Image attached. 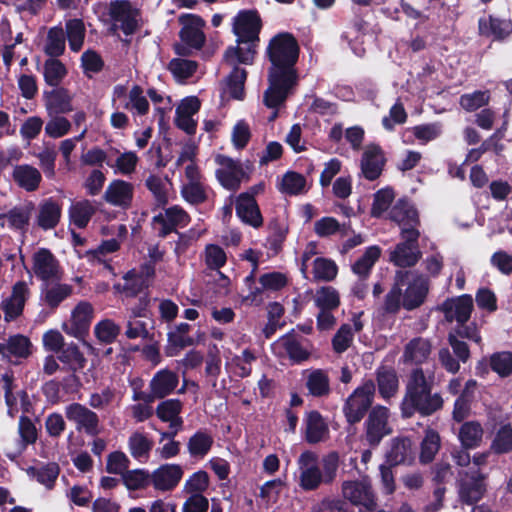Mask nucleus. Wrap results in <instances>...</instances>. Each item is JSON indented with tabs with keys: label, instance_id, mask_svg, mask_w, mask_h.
Listing matches in <instances>:
<instances>
[{
	"label": "nucleus",
	"instance_id": "obj_22",
	"mask_svg": "<svg viewBox=\"0 0 512 512\" xmlns=\"http://www.w3.org/2000/svg\"><path fill=\"white\" fill-rule=\"evenodd\" d=\"M235 212L244 224L255 229L263 226V216L255 198L239 194L235 201Z\"/></svg>",
	"mask_w": 512,
	"mask_h": 512
},
{
	"label": "nucleus",
	"instance_id": "obj_31",
	"mask_svg": "<svg viewBox=\"0 0 512 512\" xmlns=\"http://www.w3.org/2000/svg\"><path fill=\"white\" fill-rule=\"evenodd\" d=\"M302 340L303 337L292 329L283 335L278 341L294 364H300L308 360L310 357V352L303 347Z\"/></svg>",
	"mask_w": 512,
	"mask_h": 512
},
{
	"label": "nucleus",
	"instance_id": "obj_41",
	"mask_svg": "<svg viewBox=\"0 0 512 512\" xmlns=\"http://www.w3.org/2000/svg\"><path fill=\"white\" fill-rule=\"evenodd\" d=\"M441 447L439 433L434 429H427L420 444L419 461L421 464L431 463Z\"/></svg>",
	"mask_w": 512,
	"mask_h": 512
},
{
	"label": "nucleus",
	"instance_id": "obj_38",
	"mask_svg": "<svg viewBox=\"0 0 512 512\" xmlns=\"http://www.w3.org/2000/svg\"><path fill=\"white\" fill-rule=\"evenodd\" d=\"M183 404L179 399H167L161 401L156 407V415L162 422H169L170 427L181 426L183 423L179 414Z\"/></svg>",
	"mask_w": 512,
	"mask_h": 512
},
{
	"label": "nucleus",
	"instance_id": "obj_34",
	"mask_svg": "<svg viewBox=\"0 0 512 512\" xmlns=\"http://www.w3.org/2000/svg\"><path fill=\"white\" fill-rule=\"evenodd\" d=\"M43 98L48 111L56 114H65L73 110L72 97L68 89L64 87H54L50 91H44Z\"/></svg>",
	"mask_w": 512,
	"mask_h": 512
},
{
	"label": "nucleus",
	"instance_id": "obj_55",
	"mask_svg": "<svg viewBox=\"0 0 512 512\" xmlns=\"http://www.w3.org/2000/svg\"><path fill=\"white\" fill-rule=\"evenodd\" d=\"M322 484H324V479L319 465L306 467L303 471H300L299 486L304 491H315Z\"/></svg>",
	"mask_w": 512,
	"mask_h": 512
},
{
	"label": "nucleus",
	"instance_id": "obj_46",
	"mask_svg": "<svg viewBox=\"0 0 512 512\" xmlns=\"http://www.w3.org/2000/svg\"><path fill=\"white\" fill-rule=\"evenodd\" d=\"M128 448L134 459L140 462L147 461L153 448V441L143 433L134 432L128 439Z\"/></svg>",
	"mask_w": 512,
	"mask_h": 512
},
{
	"label": "nucleus",
	"instance_id": "obj_23",
	"mask_svg": "<svg viewBox=\"0 0 512 512\" xmlns=\"http://www.w3.org/2000/svg\"><path fill=\"white\" fill-rule=\"evenodd\" d=\"M62 216V204L49 197L40 202L36 225L44 231L55 229L60 223Z\"/></svg>",
	"mask_w": 512,
	"mask_h": 512
},
{
	"label": "nucleus",
	"instance_id": "obj_43",
	"mask_svg": "<svg viewBox=\"0 0 512 512\" xmlns=\"http://www.w3.org/2000/svg\"><path fill=\"white\" fill-rule=\"evenodd\" d=\"M306 387L313 397L321 398L330 394V380L322 369L313 370L307 377Z\"/></svg>",
	"mask_w": 512,
	"mask_h": 512
},
{
	"label": "nucleus",
	"instance_id": "obj_4",
	"mask_svg": "<svg viewBox=\"0 0 512 512\" xmlns=\"http://www.w3.org/2000/svg\"><path fill=\"white\" fill-rule=\"evenodd\" d=\"M375 390V382L368 379L347 398L343 405V414L350 425L359 423L369 409L371 410Z\"/></svg>",
	"mask_w": 512,
	"mask_h": 512
},
{
	"label": "nucleus",
	"instance_id": "obj_19",
	"mask_svg": "<svg viewBox=\"0 0 512 512\" xmlns=\"http://www.w3.org/2000/svg\"><path fill=\"white\" fill-rule=\"evenodd\" d=\"M304 426V439L310 445L324 442L329 438L328 423L318 410L305 413Z\"/></svg>",
	"mask_w": 512,
	"mask_h": 512
},
{
	"label": "nucleus",
	"instance_id": "obj_5",
	"mask_svg": "<svg viewBox=\"0 0 512 512\" xmlns=\"http://www.w3.org/2000/svg\"><path fill=\"white\" fill-rule=\"evenodd\" d=\"M179 384L178 374L167 368L157 371L149 382V392L134 391L133 400L143 401L147 404L156 399H164L172 394Z\"/></svg>",
	"mask_w": 512,
	"mask_h": 512
},
{
	"label": "nucleus",
	"instance_id": "obj_15",
	"mask_svg": "<svg viewBox=\"0 0 512 512\" xmlns=\"http://www.w3.org/2000/svg\"><path fill=\"white\" fill-rule=\"evenodd\" d=\"M343 496L355 505H362L367 510L375 509L377 503L371 484L367 481H345L342 484Z\"/></svg>",
	"mask_w": 512,
	"mask_h": 512
},
{
	"label": "nucleus",
	"instance_id": "obj_36",
	"mask_svg": "<svg viewBox=\"0 0 512 512\" xmlns=\"http://www.w3.org/2000/svg\"><path fill=\"white\" fill-rule=\"evenodd\" d=\"M430 353V342L422 337H416L405 345L403 358L405 362L422 364L428 359Z\"/></svg>",
	"mask_w": 512,
	"mask_h": 512
},
{
	"label": "nucleus",
	"instance_id": "obj_33",
	"mask_svg": "<svg viewBox=\"0 0 512 512\" xmlns=\"http://www.w3.org/2000/svg\"><path fill=\"white\" fill-rule=\"evenodd\" d=\"M413 460L412 442L408 437H396L391 440L390 449L386 453V463L398 466Z\"/></svg>",
	"mask_w": 512,
	"mask_h": 512
},
{
	"label": "nucleus",
	"instance_id": "obj_61",
	"mask_svg": "<svg viewBox=\"0 0 512 512\" xmlns=\"http://www.w3.org/2000/svg\"><path fill=\"white\" fill-rule=\"evenodd\" d=\"M354 334L349 324H342L332 338V348L337 354L344 353L352 344Z\"/></svg>",
	"mask_w": 512,
	"mask_h": 512
},
{
	"label": "nucleus",
	"instance_id": "obj_3",
	"mask_svg": "<svg viewBox=\"0 0 512 512\" xmlns=\"http://www.w3.org/2000/svg\"><path fill=\"white\" fill-rule=\"evenodd\" d=\"M299 54L300 47L292 33L276 34L270 39L266 48V56L270 62L268 73L298 77L296 64Z\"/></svg>",
	"mask_w": 512,
	"mask_h": 512
},
{
	"label": "nucleus",
	"instance_id": "obj_52",
	"mask_svg": "<svg viewBox=\"0 0 512 512\" xmlns=\"http://www.w3.org/2000/svg\"><path fill=\"white\" fill-rule=\"evenodd\" d=\"M491 449L495 454H507L512 452V425L506 423L497 430L491 443Z\"/></svg>",
	"mask_w": 512,
	"mask_h": 512
},
{
	"label": "nucleus",
	"instance_id": "obj_13",
	"mask_svg": "<svg viewBox=\"0 0 512 512\" xmlns=\"http://www.w3.org/2000/svg\"><path fill=\"white\" fill-rule=\"evenodd\" d=\"M32 270L43 283L60 280L59 261L48 248H40L33 254Z\"/></svg>",
	"mask_w": 512,
	"mask_h": 512
},
{
	"label": "nucleus",
	"instance_id": "obj_45",
	"mask_svg": "<svg viewBox=\"0 0 512 512\" xmlns=\"http://www.w3.org/2000/svg\"><path fill=\"white\" fill-rule=\"evenodd\" d=\"M121 480L129 491L145 490L152 486V473L147 469H133L122 474Z\"/></svg>",
	"mask_w": 512,
	"mask_h": 512
},
{
	"label": "nucleus",
	"instance_id": "obj_1",
	"mask_svg": "<svg viewBox=\"0 0 512 512\" xmlns=\"http://www.w3.org/2000/svg\"><path fill=\"white\" fill-rule=\"evenodd\" d=\"M432 386V381L427 380L422 368L410 372L400 404L403 418H411L416 413L428 417L443 408L444 400L440 393H432Z\"/></svg>",
	"mask_w": 512,
	"mask_h": 512
},
{
	"label": "nucleus",
	"instance_id": "obj_14",
	"mask_svg": "<svg viewBox=\"0 0 512 512\" xmlns=\"http://www.w3.org/2000/svg\"><path fill=\"white\" fill-rule=\"evenodd\" d=\"M183 475L181 465L162 464L152 472V487L159 492H172L179 485Z\"/></svg>",
	"mask_w": 512,
	"mask_h": 512
},
{
	"label": "nucleus",
	"instance_id": "obj_54",
	"mask_svg": "<svg viewBox=\"0 0 512 512\" xmlns=\"http://www.w3.org/2000/svg\"><path fill=\"white\" fill-rule=\"evenodd\" d=\"M490 367L501 378H507L512 374V352L500 351L490 356Z\"/></svg>",
	"mask_w": 512,
	"mask_h": 512
},
{
	"label": "nucleus",
	"instance_id": "obj_16",
	"mask_svg": "<svg viewBox=\"0 0 512 512\" xmlns=\"http://www.w3.org/2000/svg\"><path fill=\"white\" fill-rule=\"evenodd\" d=\"M183 24L179 32L181 41L195 50H200L206 41V36L202 30L205 25L204 20L197 15L188 14L181 17Z\"/></svg>",
	"mask_w": 512,
	"mask_h": 512
},
{
	"label": "nucleus",
	"instance_id": "obj_25",
	"mask_svg": "<svg viewBox=\"0 0 512 512\" xmlns=\"http://www.w3.org/2000/svg\"><path fill=\"white\" fill-rule=\"evenodd\" d=\"M34 210V202L27 201L24 205L14 206L6 213H0V219H6L11 230L18 231L25 235L28 232L30 219Z\"/></svg>",
	"mask_w": 512,
	"mask_h": 512
},
{
	"label": "nucleus",
	"instance_id": "obj_20",
	"mask_svg": "<svg viewBox=\"0 0 512 512\" xmlns=\"http://www.w3.org/2000/svg\"><path fill=\"white\" fill-rule=\"evenodd\" d=\"M478 33L494 41H504L512 34V21L493 15L481 17L478 20Z\"/></svg>",
	"mask_w": 512,
	"mask_h": 512
},
{
	"label": "nucleus",
	"instance_id": "obj_51",
	"mask_svg": "<svg viewBox=\"0 0 512 512\" xmlns=\"http://www.w3.org/2000/svg\"><path fill=\"white\" fill-rule=\"evenodd\" d=\"M73 52L81 50L85 38V26L82 19L74 18L66 22V35Z\"/></svg>",
	"mask_w": 512,
	"mask_h": 512
},
{
	"label": "nucleus",
	"instance_id": "obj_12",
	"mask_svg": "<svg viewBox=\"0 0 512 512\" xmlns=\"http://www.w3.org/2000/svg\"><path fill=\"white\" fill-rule=\"evenodd\" d=\"M404 292L402 291V307L407 311H412L424 304L428 292L429 281L422 275L411 276L408 278Z\"/></svg>",
	"mask_w": 512,
	"mask_h": 512
},
{
	"label": "nucleus",
	"instance_id": "obj_2",
	"mask_svg": "<svg viewBox=\"0 0 512 512\" xmlns=\"http://www.w3.org/2000/svg\"><path fill=\"white\" fill-rule=\"evenodd\" d=\"M262 19L256 9H243L233 18L232 32L236 46H229V58L236 57L243 65H253L258 54Z\"/></svg>",
	"mask_w": 512,
	"mask_h": 512
},
{
	"label": "nucleus",
	"instance_id": "obj_42",
	"mask_svg": "<svg viewBox=\"0 0 512 512\" xmlns=\"http://www.w3.org/2000/svg\"><path fill=\"white\" fill-rule=\"evenodd\" d=\"M65 47L66 36L63 28L60 26L51 27L47 33L44 53L49 56L50 59H55L64 54Z\"/></svg>",
	"mask_w": 512,
	"mask_h": 512
},
{
	"label": "nucleus",
	"instance_id": "obj_28",
	"mask_svg": "<svg viewBox=\"0 0 512 512\" xmlns=\"http://www.w3.org/2000/svg\"><path fill=\"white\" fill-rule=\"evenodd\" d=\"M375 376L379 395L384 400H389L397 394L399 378L393 366L380 365L375 371Z\"/></svg>",
	"mask_w": 512,
	"mask_h": 512
},
{
	"label": "nucleus",
	"instance_id": "obj_47",
	"mask_svg": "<svg viewBox=\"0 0 512 512\" xmlns=\"http://www.w3.org/2000/svg\"><path fill=\"white\" fill-rule=\"evenodd\" d=\"M380 256L381 248L379 246L367 247L364 254L352 265V271L360 278H367Z\"/></svg>",
	"mask_w": 512,
	"mask_h": 512
},
{
	"label": "nucleus",
	"instance_id": "obj_24",
	"mask_svg": "<svg viewBox=\"0 0 512 512\" xmlns=\"http://www.w3.org/2000/svg\"><path fill=\"white\" fill-rule=\"evenodd\" d=\"M473 298L470 294H463L448 299L442 304V310L448 320L455 319L456 323L468 322L473 311Z\"/></svg>",
	"mask_w": 512,
	"mask_h": 512
},
{
	"label": "nucleus",
	"instance_id": "obj_6",
	"mask_svg": "<svg viewBox=\"0 0 512 512\" xmlns=\"http://www.w3.org/2000/svg\"><path fill=\"white\" fill-rule=\"evenodd\" d=\"M389 409L382 405L371 408L364 422L365 441L371 448L379 446L381 441L393 432L389 425Z\"/></svg>",
	"mask_w": 512,
	"mask_h": 512
},
{
	"label": "nucleus",
	"instance_id": "obj_21",
	"mask_svg": "<svg viewBox=\"0 0 512 512\" xmlns=\"http://www.w3.org/2000/svg\"><path fill=\"white\" fill-rule=\"evenodd\" d=\"M224 61L232 67L231 72L226 77V86L229 96L235 100H243L245 92L244 85L247 80L248 72L239 67L242 64L236 57L229 58L228 51L224 52Z\"/></svg>",
	"mask_w": 512,
	"mask_h": 512
},
{
	"label": "nucleus",
	"instance_id": "obj_7",
	"mask_svg": "<svg viewBox=\"0 0 512 512\" xmlns=\"http://www.w3.org/2000/svg\"><path fill=\"white\" fill-rule=\"evenodd\" d=\"M268 88L263 94V103L269 109H279L298 83V77L267 73Z\"/></svg>",
	"mask_w": 512,
	"mask_h": 512
},
{
	"label": "nucleus",
	"instance_id": "obj_35",
	"mask_svg": "<svg viewBox=\"0 0 512 512\" xmlns=\"http://www.w3.org/2000/svg\"><path fill=\"white\" fill-rule=\"evenodd\" d=\"M27 474L51 490L55 486L60 474V467L56 462L41 463L36 466H30L27 469Z\"/></svg>",
	"mask_w": 512,
	"mask_h": 512
},
{
	"label": "nucleus",
	"instance_id": "obj_18",
	"mask_svg": "<svg viewBox=\"0 0 512 512\" xmlns=\"http://www.w3.org/2000/svg\"><path fill=\"white\" fill-rule=\"evenodd\" d=\"M93 312V307L89 302L78 303L72 311L70 323L64 325V331L76 338H84L89 332Z\"/></svg>",
	"mask_w": 512,
	"mask_h": 512
},
{
	"label": "nucleus",
	"instance_id": "obj_10",
	"mask_svg": "<svg viewBox=\"0 0 512 512\" xmlns=\"http://www.w3.org/2000/svg\"><path fill=\"white\" fill-rule=\"evenodd\" d=\"M65 417L75 424L78 432H84L88 436L95 437L100 433V419L96 412L78 402H73L65 407Z\"/></svg>",
	"mask_w": 512,
	"mask_h": 512
},
{
	"label": "nucleus",
	"instance_id": "obj_11",
	"mask_svg": "<svg viewBox=\"0 0 512 512\" xmlns=\"http://www.w3.org/2000/svg\"><path fill=\"white\" fill-rule=\"evenodd\" d=\"M109 16L114 21L110 31L115 33L120 28L127 36L135 33L138 24L129 0H115L109 7Z\"/></svg>",
	"mask_w": 512,
	"mask_h": 512
},
{
	"label": "nucleus",
	"instance_id": "obj_32",
	"mask_svg": "<svg viewBox=\"0 0 512 512\" xmlns=\"http://www.w3.org/2000/svg\"><path fill=\"white\" fill-rule=\"evenodd\" d=\"M389 219L399 226L419 225V214L415 206L407 199H398L389 211Z\"/></svg>",
	"mask_w": 512,
	"mask_h": 512
},
{
	"label": "nucleus",
	"instance_id": "obj_53",
	"mask_svg": "<svg viewBox=\"0 0 512 512\" xmlns=\"http://www.w3.org/2000/svg\"><path fill=\"white\" fill-rule=\"evenodd\" d=\"M395 198L394 190L390 187L382 188L374 194L373 203L371 207V216L374 218H381L391 206Z\"/></svg>",
	"mask_w": 512,
	"mask_h": 512
},
{
	"label": "nucleus",
	"instance_id": "obj_57",
	"mask_svg": "<svg viewBox=\"0 0 512 512\" xmlns=\"http://www.w3.org/2000/svg\"><path fill=\"white\" fill-rule=\"evenodd\" d=\"M336 263L327 258L318 257L313 262V275L316 280L332 281L337 276Z\"/></svg>",
	"mask_w": 512,
	"mask_h": 512
},
{
	"label": "nucleus",
	"instance_id": "obj_63",
	"mask_svg": "<svg viewBox=\"0 0 512 512\" xmlns=\"http://www.w3.org/2000/svg\"><path fill=\"white\" fill-rule=\"evenodd\" d=\"M145 186L153 194L157 208H162L168 203L165 185L159 176L154 174L149 175L145 181Z\"/></svg>",
	"mask_w": 512,
	"mask_h": 512
},
{
	"label": "nucleus",
	"instance_id": "obj_9",
	"mask_svg": "<svg viewBox=\"0 0 512 512\" xmlns=\"http://www.w3.org/2000/svg\"><path fill=\"white\" fill-rule=\"evenodd\" d=\"M216 161L222 168L216 170V177L223 188L229 191H237L242 181L250 179L239 160H234L225 155H218Z\"/></svg>",
	"mask_w": 512,
	"mask_h": 512
},
{
	"label": "nucleus",
	"instance_id": "obj_64",
	"mask_svg": "<svg viewBox=\"0 0 512 512\" xmlns=\"http://www.w3.org/2000/svg\"><path fill=\"white\" fill-rule=\"evenodd\" d=\"M306 185V178L297 172L288 171L284 174L281 189L283 192L289 195L300 194Z\"/></svg>",
	"mask_w": 512,
	"mask_h": 512
},
{
	"label": "nucleus",
	"instance_id": "obj_49",
	"mask_svg": "<svg viewBox=\"0 0 512 512\" xmlns=\"http://www.w3.org/2000/svg\"><path fill=\"white\" fill-rule=\"evenodd\" d=\"M58 354V359L73 372L82 370L86 365L87 360L76 344L64 346Z\"/></svg>",
	"mask_w": 512,
	"mask_h": 512
},
{
	"label": "nucleus",
	"instance_id": "obj_37",
	"mask_svg": "<svg viewBox=\"0 0 512 512\" xmlns=\"http://www.w3.org/2000/svg\"><path fill=\"white\" fill-rule=\"evenodd\" d=\"M214 443L212 435L204 429L197 430L188 440L187 449L191 457L203 459Z\"/></svg>",
	"mask_w": 512,
	"mask_h": 512
},
{
	"label": "nucleus",
	"instance_id": "obj_44",
	"mask_svg": "<svg viewBox=\"0 0 512 512\" xmlns=\"http://www.w3.org/2000/svg\"><path fill=\"white\" fill-rule=\"evenodd\" d=\"M483 428L477 421L464 422L459 430V440L465 449H473L480 445Z\"/></svg>",
	"mask_w": 512,
	"mask_h": 512
},
{
	"label": "nucleus",
	"instance_id": "obj_50",
	"mask_svg": "<svg viewBox=\"0 0 512 512\" xmlns=\"http://www.w3.org/2000/svg\"><path fill=\"white\" fill-rule=\"evenodd\" d=\"M6 357L26 359L32 354V343L30 339L22 334H15L8 338L6 342Z\"/></svg>",
	"mask_w": 512,
	"mask_h": 512
},
{
	"label": "nucleus",
	"instance_id": "obj_58",
	"mask_svg": "<svg viewBox=\"0 0 512 512\" xmlns=\"http://www.w3.org/2000/svg\"><path fill=\"white\" fill-rule=\"evenodd\" d=\"M339 464L340 457L336 451H331L322 457L320 469L322 471L324 485H330L335 481L339 469Z\"/></svg>",
	"mask_w": 512,
	"mask_h": 512
},
{
	"label": "nucleus",
	"instance_id": "obj_27",
	"mask_svg": "<svg viewBox=\"0 0 512 512\" xmlns=\"http://www.w3.org/2000/svg\"><path fill=\"white\" fill-rule=\"evenodd\" d=\"M410 271L399 270L395 274L394 283L385 295L382 310L384 314H396L402 307V288L406 285Z\"/></svg>",
	"mask_w": 512,
	"mask_h": 512
},
{
	"label": "nucleus",
	"instance_id": "obj_48",
	"mask_svg": "<svg viewBox=\"0 0 512 512\" xmlns=\"http://www.w3.org/2000/svg\"><path fill=\"white\" fill-rule=\"evenodd\" d=\"M68 71L66 66L57 58L45 60L43 65L44 81L51 87H59Z\"/></svg>",
	"mask_w": 512,
	"mask_h": 512
},
{
	"label": "nucleus",
	"instance_id": "obj_60",
	"mask_svg": "<svg viewBox=\"0 0 512 512\" xmlns=\"http://www.w3.org/2000/svg\"><path fill=\"white\" fill-rule=\"evenodd\" d=\"M94 333L100 342L111 344L119 335L120 327L113 320L104 319L95 325Z\"/></svg>",
	"mask_w": 512,
	"mask_h": 512
},
{
	"label": "nucleus",
	"instance_id": "obj_56",
	"mask_svg": "<svg viewBox=\"0 0 512 512\" xmlns=\"http://www.w3.org/2000/svg\"><path fill=\"white\" fill-rule=\"evenodd\" d=\"M315 305L320 310H335L340 305L338 291L332 286L321 287L316 292Z\"/></svg>",
	"mask_w": 512,
	"mask_h": 512
},
{
	"label": "nucleus",
	"instance_id": "obj_26",
	"mask_svg": "<svg viewBox=\"0 0 512 512\" xmlns=\"http://www.w3.org/2000/svg\"><path fill=\"white\" fill-rule=\"evenodd\" d=\"M11 179L26 192H34L40 187L42 175L36 167L30 164H17L13 167Z\"/></svg>",
	"mask_w": 512,
	"mask_h": 512
},
{
	"label": "nucleus",
	"instance_id": "obj_30",
	"mask_svg": "<svg viewBox=\"0 0 512 512\" xmlns=\"http://www.w3.org/2000/svg\"><path fill=\"white\" fill-rule=\"evenodd\" d=\"M72 292L73 288L69 284L57 282L50 286L48 282H45L40 286V300L54 311Z\"/></svg>",
	"mask_w": 512,
	"mask_h": 512
},
{
	"label": "nucleus",
	"instance_id": "obj_40",
	"mask_svg": "<svg viewBox=\"0 0 512 512\" xmlns=\"http://www.w3.org/2000/svg\"><path fill=\"white\" fill-rule=\"evenodd\" d=\"M420 258L421 252L417 247L409 246L404 243H398L390 254L391 262L401 268L416 265Z\"/></svg>",
	"mask_w": 512,
	"mask_h": 512
},
{
	"label": "nucleus",
	"instance_id": "obj_39",
	"mask_svg": "<svg viewBox=\"0 0 512 512\" xmlns=\"http://www.w3.org/2000/svg\"><path fill=\"white\" fill-rule=\"evenodd\" d=\"M95 213L96 207L87 199L77 201L69 208L70 220L79 229L86 228Z\"/></svg>",
	"mask_w": 512,
	"mask_h": 512
},
{
	"label": "nucleus",
	"instance_id": "obj_29",
	"mask_svg": "<svg viewBox=\"0 0 512 512\" xmlns=\"http://www.w3.org/2000/svg\"><path fill=\"white\" fill-rule=\"evenodd\" d=\"M103 199L114 206L127 208L133 199V185L124 180H113L107 187Z\"/></svg>",
	"mask_w": 512,
	"mask_h": 512
},
{
	"label": "nucleus",
	"instance_id": "obj_62",
	"mask_svg": "<svg viewBox=\"0 0 512 512\" xmlns=\"http://www.w3.org/2000/svg\"><path fill=\"white\" fill-rule=\"evenodd\" d=\"M198 68V64L196 61L182 59V58H173L168 65V69L171 73L178 78L188 79L194 75Z\"/></svg>",
	"mask_w": 512,
	"mask_h": 512
},
{
	"label": "nucleus",
	"instance_id": "obj_8",
	"mask_svg": "<svg viewBox=\"0 0 512 512\" xmlns=\"http://www.w3.org/2000/svg\"><path fill=\"white\" fill-rule=\"evenodd\" d=\"M487 491L486 475L479 468L465 472L460 476L458 495L462 504L478 503Z\"/></svg>",
	"mask_w": 512,
	"mask_h": 512
},
{
	"label": "nucleus",
	"instance_id": "obj_59",
	"mask_svg": "<svg viewBox=\"0 0 512 512\" xmlns=\"http://www.w3.org/2000/svg\"><path fill=\"white\" fill-rule=\"evenodd\" d=\"M490 100L489 91L477 90L473 93L461 95L459 104L466 111L472 112L488 104Z\"/></svg>",
	"mask_w": 512,
	"mask_h": 512
},
{
	"label": "nucleus",
	"instance_id": "obj_17",
	"mask_svg": "<svg viewBox=\"0 0 512 512\" xmlns=\"http://www.w3.org/2000/svg\"><path fill=\"white\" fill-rule=\"evenodd\" d=\"M385 163L386 158L382 148L378 144H369L360 161L363 177L369 181H375L381 176Z\"/></svg>",
	"mask_w": 512,
	"mask_h": 512
}]
</instances>
